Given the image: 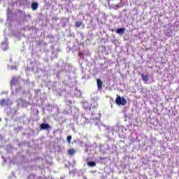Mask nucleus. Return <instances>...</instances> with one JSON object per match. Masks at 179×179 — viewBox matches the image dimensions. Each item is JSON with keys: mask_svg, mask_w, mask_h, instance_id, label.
<instances>
[{"mask_svg": "<svg viewBox=\"0 0 179 179\" xmlns=\"http://www.w3.org/2000/svg\"><path fill=\"white\" fill-rule=\"evenodd\" d=\"M100 114L92 113L90 118V122H93L94 121L95 125L98 126V128L100 131L103 129H108V127L100 122Z\"/></svg>", "mask_w": 179, "mask_h": 179, "instance_id": "f257e3e1", "label": "nucleus"}, {"mask_svg": "<svg viewBox=\"0 0 179 179\" xmlns=\"http://www.w3.org/2000/svg\"><path fill=\"white\" fill-rule=\"evenodd\" d=\"M112 131L113 132H117L121 135L122 132H124V127L117 123L115 126L112 127Z\"/></svg>", "mask_w": 179, "mask_h": 179, "instance_id": "f03ea898", "label": "nucleus"}, {"mask_svg": "<svg viewBox=\"0 0 179 179\" xmlns=\"http://www.w3.org/2000/svg\"><path fill=\"white\" fill-rule=\"evenodd\" d=\"M115 101L118 106H125V104H127V100L125 98H121L120 96L117 97Z\"/></svg>", "mask_w": 179, "mask_h": 179, "instance_id": "7ed1b4c3", "label": "nucleus"}, {"mask_svg": "<svg viewBox=\"0 0 179 179\" xmlns=\"http://www.w3.org/2000/svg\"><path fill=\"white\" fill-rule=\"evenodd\" d=\"M1 48H2L3 51H6V50H8V45L7 38H5L4 41L1 43Z\"/></svg>", "mask_w": 179, "mask_h": 179, "instance_id": "20e7f679", "label": "nucleus"}, {"mask_svg": "<svg viewBox=\"0 0 179 179\" xmlns=\"http://www.w3.org/2000/svg\"><path fill=\"white\" fill-rule=\"evenodd\" d=\"M51 129V127L50 124H47V123H42L40 125V129L43 130V131H47V129Z\"/></svg>", "mask_w": 179, "mask_h": 179, "instance_id": "39448f33", "label": "nucleus"}, {"mask_svg": "<svg viewBox=\"0 0 179 179\" xmlns=\"http://www.w3.org/2000/svg\"><path fill=\"white\" fill-rule=\"evenodd\" d=\"M12 104L11 102H10L9 99H1L0 101V105L1 106V107H3L5 106H9Z\"/></svg>", "mask_w": 179, "mask_h": 179, "instance_id": "423d86ee", "label": "nucleus"}, {"mask_svg": "<svg viewBox=\"0 0 179 179\" xmlns=\"http://www.w3.org/2000/svg\"><path fill=\"white\" fill-rule=\"evenodd\" d=\"M18 106L20 107H27V101H26L23 99H20L18 101Z\"/></svg>", "mask_w": 179, "mask_h": 179, "instance_id": "0eeeda50", "label": "nucleus"}, {"mask_svg": "<svg viewBox=\"0 0 179 179\" xmlns=\"http://www.w3.org/2000/svg\"><path fill=\"white\" fill-rule=\"evenodd\" d=\"M17 78H16L15 77L13 78L10 83L11 87H13V86H15L17 83Z\"/></svg>", "mask_w": 179, "mask_h": 179, "instance_id": "6e6552de", "label": "nucleus"}, {"mask_svg": "<svg viewBox=\"0 0 179 179\" xmlns=\"http://www.w3.org/2000/svg\"><path fill=\"white\" fill-rule=\"evenodd\" d=\"M31 8L32 10H37L38 9V3L36 2L32 3Z\"/></svg>", "mask_w": 179, "mask_h": 179, "instance_id": "1a4fd4ad", "label": "nucleus"}, {"mask_svg": "<svg viewBox=\"0 0 179 179\" xmlns=\"http://www.w3.org/2000/svg\"><path fill=\"white\" fill-rule=\"evenodd\" d=\"M80 26H82L83 27H85V24L83 23V22L82 20L76 22V27H80Z\"/></svg>", "mask_w": 179, "mask_h": 179, "instance_id": "9d476101", "label": "nucleus"}, {"mask_svg": "<svg viewBox=\"0 0 179 179\" xmlns=\"http://www.w3.org/2000/svg\"><path fill=\"white\" fill-rule=\"evenodd\" d=\"M116 33L117 34L122 35L124 33H125V28H119L117 29Z\"/></svg>", "mask_w": 179, "mask_h": 179, "instance_id": "9b49d317", "label": "nucleus"}, {"mask_svg": "<svg viewBox=\"0 0 179 179\" xmlns=\"http://www.w3.org/2000/svg\"><path fill=\"white\" fill-rule=\"evenodd\" d=\"M143 82H145V83H148V82H149V77H148V76L145 75V74H141V75Z\"/></svg>", "mask_w": 179, "mask_h": 179, "instance_id": "f8f14e48", "label": "nucleus"}, {"mask_svg": "<svg viewBox=\"0 0 179 179\" xmlns=\"http://www.w3.org/2000/svg\"><path fill=\"white\" fill-rule=\"evenodd\" d=\"M67 153L70 156H73V155L76 153V151L75 150V149H70L67 151Z\"/></svg>", "mask_w": 179, "mask_h": 179, "instance_id": "ddd939ff", "label": "nucleus"}, {"mask_svg": "<svg viewBox=\"0 0 179 179\" xmlns=\"http://www.w3.org/2000/svg\"><path fill=\"white\" fill-rule=\"evenodd\" d=\"M97 86L98 89H101L103 87V81H101L100 79H97Z\"/></svg>", "mask_w": 179, "mask_h": 179, "instance_id": "4468645a", "label": "nucleus"}, {"mask_svg": "<svg viewBox=\"0 0 179 179\" xmlns=\"http://www.w3.org/2000/svg\"><path fill=\"white\" fill-rule=\"evenodd\" d=\"M87 166H89V167H94V166H96V162H94V161L88 162Z\"/></svg>", "mask_w": 179, "mask_h": 179, "instance_id": "2eb2a0df", "label": "nucleus"}, {"mask_svg": "<svg viewBox=\"0 0 179 179\" xmlns=\"http://www.w3.org/2000/svg\"><path fill=\"white\" fill-rule=\"evenodd\" d=\"M27 179H36V176H34V175L33 174H31L28 176Z\"/></svg>", "mask_w": 179, "mask_h": 179, "instance_id": "dca6fc26", "label": "nucleus"}, {"mask_svg": "<svg viewBox=\"0 0 179 179\" xmlns=\"http://www.w3.org/2000/svg\"><path fill=\"white\" fill-rule=\"evenodd\" d=\"M71 141H72V136H69L67 137V142H68V143H71Z\"/></svg>", "mask_w": 179, "mask_h": 179, "instance_id": "f3484780", "label": "nucleus"}, {"mask_svg": "<svg viewBox=\"0 0 179 179\" xmlns=\"http://www.w3.org/2000/svg\"><path fill=\"white\" fill-rule=\"evenodd\" d=\"M11 15H12V11H10V10H9V8H8V12H7L8 17H9Z\"/></svg>", "mask_w": 179, "mask_h": 179, "instance_id": "a211bd4d", "label": "nucleus"}, {"mask_svg": "<svg viewBox=\"0 0 179 179\" xmlns=\"http://www.w3.org/2000/svg\"><path fill=\"white\" fill-rule=\"evenodd\" d=\"M66 103L68 104V106H71V104H72V101L67 100V101H66Z\"/></svg>", "mask_w": 179, "mask_h": 179, "instance_id": "6ab92c4d", "label": "nucleus"}, {"mask_svg": "<svg viewBox=\"0 0 179 179\" xmlns=\"http://www.w3.org/2000/svg\"><path fill=\"white\" fill-rule=\"evenodd\" d=\"M82 120H85V122H89V119L86 118V117H84L83 116L82 117Z\"/></svg>", "mask_w": 179, "mask_h": 179, "instance_id": "aec40b11", "label": "nucleus"}, {"mask_svg": "<svg viewBox=\"0 0 179 179\" xmlns=\"http://www.w3.org/2000/svg\"><path fill=\"white\" fill-rule=\"evenodd\" d=\"M10 69H13H13H16V66H10Z\"/></svg>", "mask_w": 179, "mask_h": 179, "instance_id": "412c9836", "label": "nucleus"}, {"mask_svg": "<svg viewBox=\"0 0 179 179\" xmlns=\"http://www.w3.org/2000/svg\"><path fill=\"white\" fill-rule=\"evenodd\" d=\"M9 61L10 62H12V58H10Z\"/></svg>", "mask_w": 179, "mask_h": 179, "instance_id": "4be33fe9", "label": "nucleus"}, {"mask_svg": "<svg viewBox=\"0 0 179 179\" xmlns=\"http://www.w3.org/2000/svg\"><path fill=\"white\" fill-rule=\"evenodd\" d=\"M0 121H2V119H1V118H0Z\"/></svg>", "mask_w": 179, "mask_h": 179, "instance_id": "5701e85b", "label": "nucleus"}, {"mask_svg": "<svg viewBox=\"0 0 179 179\" xmlns=\"http://www.w3.org/2000/svg\"><path fill=\"white\" fill-rule=\"evenodd\" d=\"M84 179H87V178H84Z\"/></svg>", "mask_w": 179, "mask_h": 179, "instance_id": "b1692460", "label": "nucleus"}, {"mask_svg": "<svg viewBox=\"0 0 179 179\" xmlns=\"http://www.w3.org/2000/svg\"><path fill=\"white\" fill-rule=\"evenodd\" d=\"M117 6V8H118V6Z\"/></svg>", "mask_w": 179, "mask_h": 179, "instance_id": "393cba45", "label": "nucleus"}, {"mask_svg": "<svg viewBox=\"0 0 179 179\" xmlns=\"http://www.w3.org/2000/svg\"><path fill=\"white\" fill-rule=\"evenodd\" d=\"M117 6V8H118V6Z\"/></svg>", "mask_w": 179, "mask_h": 179, "instance_id": "a878e982", "label": "nucleus"}, {"mask_svg": "<svg viewBox=\"0 0 179 179\" xmlns=\"http://www.w3.org/2000/svg\"><path fill=\"white\" fill-rule=\"evenodd\" d=\"M96 106H97V103H96Z\"/></svg>", "mask_w": 179, "mask_h": 179, "instance_id": "bb28decb", "label": "nucleus"}]
</instances>
